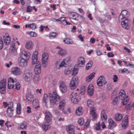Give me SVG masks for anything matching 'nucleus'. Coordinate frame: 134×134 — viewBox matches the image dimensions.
I'll return each mask as SVG.
<instances>
[{
  "label": "nucleus",
  "mask_w": 134,
  "mask_h": 134,
  "mask_svg": "<svg viewBox=\"0 0 134 134\" xmlns=\"http://www.w3.org/2000/svg\"><path fill=\"white\" fill-rule=\"evenodd\" d=\"M30 55V54L25 51L22 52L18 58V63L22 67L25 66L27 65V62Z\"/></svg>",
  "instance_id": "1"
},
{
  "label": "nucleus",
  "mask_w": 134,
  "mask_h": 134,
  "mask_svg": "<svg viewBox=\"0 0 134 134\" xmlns=\"http://www.w3.org/2000/svg\"><path fill=\"white\" fill-rule=\"evenodd\" d=\"M20 85L15 78L9 77L8 80V88L11 89L15 88L17 90L20 89Z\"/></svg>",
  "instance_id": "2"
},
{
  "label": "nucleus",
  "mask_w": 134,
  "mask_h": 134,
  "mask_svg": "<svg viewBox=\"0 0 134 134\" xmlns=\"http://www.w3.org/2000/svg\"><path fill=\"white\" fill-rule=\"evenodd\" d=\"M48 97L51 105H53L55 104H58L60 101V97L57 95L55 91H54L52 94L49 93Z\"/></svg>",
  "instance_id": "3"
},
{
  "label": "nucleus",
  "mask_w": 134,
  "mask_h": 134,
  "mask_svg": "<svg viewBox=\"0 0 134 134\" xmlns=\"http://www.w3.org/2000/svg\"><path fill=\"white\" fill-rule=\"evenodd\" d=\"M71 98V101L74 103H77L79 102L81 99L79 96V94L77 93H73L70 96Z\"/></svg>",
  "instance_id": "4"
},
{
  "label": "nucleus",
  "mask_w": 134,
  "mask_h": 134,
  "mask_svg": "<svg viewBox=\"0 0 134 134\" xmlns=\"http://www.w3.org/2000/svg\"><path fill=\"white\" fill-rule=\"evenodd\" d=\"M118 97L119 99L122 100V104L123 105H125L127 104L128 100L127 99H126L125 98V92L123 90H120L119 94V96H117Z\"/></svg>",
  "instance_id": "5"
},
{
  "label": "nucleus",
  "mask_w": 134,
  "mask_h": 134,
  "mask_svg": "<svg viewBox=\"0 0 134 134\" xmlns=\"http://www.w3.org/2000/svg\"><path fill=\"white\" fill-rule=\"evenodd\" d=\"M107 83V82L105 81V77L103 76H100L97 80V85L99 86H102L103 84L105 85Z\"/></svg>",
  "instance_id": "6"
},
{
  "label": "nucleus",
  "mask_w": 134,
  "mask_h": 134,
  "mask_svg": "<svg viewBox=\"0 0 134 134\" xmlns=\"http://www.w3.org/2000/svg\"><path fill=\"white\" fill-rule=\"evenodd\" d=\"M77 85V81L75 77L71 79L70 83V86L71 90H74L76 88Z\"/></svg>",
  "instance_id": "7"
},
{
  "label": "nucleus",
  "mask_w": 134,
  "mask_h": 134,
  "mask_svg": "<svg viewBox=\"0 0 134 134\" xmlns=\"http://www.w3.org/2000/svg\"><path fill=\"white\" fill-rule=\"evenodd\" d=\"M6 80L5 79H4L2 80L0 82V93L4 94L5 93V91L4 90H2L1 89L4 88L6 87Z\"/></svg>",
  "instance_id": "8"
},
{
  "label": "nucleus",
  "mask_w": 134,
  "mask_h": 134,
  "mask_svg": "<svg viewBox=\"0 0 134 134\" xmlns=\"http://www.w3.org/2000/svg\"><path fill=\"white\" fill-rule=\"evenodd\" d=\"M122 27L124 29L128 30L130 28V24L129 20L128 19L125 20L121 23Z\"/></svg>",
  "instance_id": "9"
},
{
  "label": "nucleus",
  "mask_w": 134,
  "mask_h": 134,
  "mask_svg": "<svg viewBox=\"0 0 134 134\" xmlns=\"http://www.w3.org/2000/svg\"><path fill=\"white\" fill-rule=\"evenodd\" d=\"M34 75L32 72L29 71L26 73L24 77L25 80L26 81H30L32 79Z\"/></svg>",
  "instance_id": "10"
},
{
  "label": "nucleus",
  "mask_w": 134,
  "mask_h": 134,
  "mask_svg": "<svg viewBox=\"0 0 134 134\" xmlns=\"http://www.w3.org/2000/svg\"><path fill=\"white\" fill-rule=\"evenodd\" d=\"M35 74H40L41 72V65L40 62H37L34 69Z\"/></svg>",
  "instance_id": "11"
},
{
  "label": "nucleus",
  "mask_w": 134,
  "mask_h": 134,
  "mask_svg": "<svg viewBox=\"0 0 134 134\" xmlns=\"http://www.w3.org/2000/svg\"><path fill=\"white\" fill-rule=\"evenodd\" d=\"M3 38L4 44L7 45L9 44L10 42V37L6 34L3 36Z\"/></svg>",
  "instance_id": "12"
},
{
  "label": "nucleus",
  "mask_w": 134,
  "mask_h": 134,
  "mask_svg": "<svg viewBox=\"0 0 134 134\" xmlns=\"http://www.w3.org/2000/svg\"><path fill=\"white\" fill-rule=\"evenodd\" d=\"M11 72L14 75H18L21 73L19 68L18 67H13L11 70Z\"/></svg>",
  "instance_id": "13"
},
{
  "label": "nucleus",
  "mask_w": 134,
  "mask_h": 134,
  "mask_svg": "<svg viewBox=\"0 0 134 134\" xmlns=\"http://www.w3.org/2000/svg\"><path fill=\"white\" fill-rule=\"evenodd\" d=\"M45 119L46 122L49 123L52 120V115L48 111H46L45 113Z\"/></svg>",
  "instance_id": "14"
},
{
  "label": "nucleus",
  "mask_w": 134,
  "mask_h": 134,
  "mask_svg": "<svg viewBox=\"0 0 134 134\" xmlns=\"http://www.w3.org/2000/svg\"><path fill=\"white\" fill-rule=\"evenodd\" d=\"M85 60L84 58L82 57L79 58L78 59L77 65L78 66L83 67L84 66Z\"/></svg>",
  "instance_id": "15"
},
{
  "label": "nucleus",
  "mask_w": 134,
  "mask_h": 134,
  "mask_svg": "<svg viewBox=\"0 0 134 134\" xmlns=\"http://www.w3.org/2000/svg\"><path fill=\"white\" fill-rule=\"evenodd\" d=\"M26 98L28 101L32 102L34 100L33 95L30 92L28 91L27 93L26 94Z\"/></svg>",
  "instance_id": "16"
},
{
  "label": "nucleus",
  "mask_w": 134,
  "mask_h": 134,
  "mask_svg": "<svg viewBox=\"0 0 134 134\" xmlns=\"http://www.w3.org/2000/svg\"><path fill=\"white\" fill-rule=\"evenodd\" d=\"M93 87L92 85H89L88 87L87 92L88 94L90 96H91L93 94Z\"/></svg>",
  "instance_id": "17"
},
{
  "label": "nucleus",
  "mask_w": 134,
  "mask_h": 134,
  "mask_svg": "<svg viewBox=\"0 0 134 134\" xmlns=\"http://www.w3.org/2000/svg\"><path fill=\"white\" fill-rule=\"evenodd\" d=\"M124 120L122 123V126L123 128H125L127 126L128 123V116L126 115L124 118Z\"/></svg>",
  "instance_id": "18"
},
{
  "label": "nucleus",
  "mask_w": 134,
  "mask_h": 134,
  "mask_svg": "<svg viewBox=\"0 0 134 134\" xmlns=\"http://www.w3.org/2000/svg\"><path fill=\"white\" fill-rule=\"evenodd\" d=\"M38 54V52L36 51H35L33 53L32 57V64H34L36 63L37 59V55Z\"/></svg>",
  "instance_id": "19"
},
{
  "label": "nucleus",
  "mask_w": 134,
  "mask_h": 134,
  "mask_svg": "<svg viewBox=\"0 0 134 134\" xmlns=\"http://www.w3.org/2000/svg\"><path fill=\"white\" fill-rule=\"evenodd\" d=\"M60 89L62 93L65 92L67 90V87L64 82H62L60 85Z\"/></svg>",
  "instance_id": "20"
},
{
  "label": "nucleus",
  "mask_w": 134,
  "mask_h": 134,
  "mask_svg": "<svg viewBox=\"0 0 134 134\" xmlns=\"http://www.w3.org/2000/svg\"><path fill=\"white\" fill-rule=\"evenodd\" d=\"M94 108H92L91 109L90 111V114L91 116L93 121L95 120L97 118V115L94 111Z\"/></svg>",
  "instance_id": "21"
},
{
  "label": "nucleus",
  "mask_w": 134,
  "mask_h": 134,
  "mask_svg": "<svg viewBox=\"0 0 134 134\" xmlns=\"http://www.w3.org/2000/svg\"><path fill=\"white\" fill-rule=\"evenodd\" d=\"M59 103V110H63L65 104V100L64 99L60 100V101Z\"/></svg>",
  "instance_id": "22"
},
{
  "label": "nucleus",
  "mask_w": 134,
  "mask_h": 134,
  "mask_svg": "<svg viewBox=\"0 0 134 134\" xmlns=\"http://www.w3.org/2000/svg\"><path fill=\"white\" fill-rule=\"evenodd\" d=\"M66 130L69 134H75V129L72 127L71 126H68L67 127Z\"/></svg>",
  "instance_id": "23"
},
{
  "label": "nucleus",
  "mask_w": 134,
  "mask_h": 134,
  "mask_svg": "<svg viewBox=\"0 0 134 134\" xmlns=\"http://www.w3.org/2000/svg\"><path fill=\"white\" fill-rule=\"evenodd\" d=\"M79 15L76 13H72L70 14V16L72 19L79 21V19H77L79 17Z\"/></svg>",
  "instance_id": "24"
},
{
  "label": "nucleus",
  "mask_w": 134,
  "mask_h": 134,
  "mask_svg": "<svg viewBox=\"0 0 134 134\" xmlns=\"http://www.w3.org/2000/svg\"><path fill=\"white\" fill-rule=\"evenodd\" d=\"M109 128L110 129H112L113 127L116 125V124L111 119L109 120Z\"/></svg>",
  "instance_id": "25"
},
{
  "label": "nucleus",
  "mask_w": 134,
  "mask_h": 134,
  "mask_svg": "<svg viewBox=\"0 0 134 134\" xmlns=\"http://www.w3.org/2000/svg\"><path fill=\"white\" fill-rule=\"evenodd\" d=\"M33 43L31 41L26 42L25 44L26 48L28 49H31L33 47Z\"/></svg>",
  "instance_id": "26"
},
{
  "label": "nucleus",
  "mask_w": 134,
  "mask_h": 134,
  "mask_svg": "<svg viewBox=\"0 0 134 134\" xmlns=\"http://www.w3.org/2000/svg\"><path fill=\"white\" fill-rule=\"evenodd\" d=\"M101 118L103 121H105L107 119V116L105 114V111L104 110H103L101 112Z\"/></svg>",
  "instance_id": "27"
},
{
  "label": "nucleus",
  "mask_w": 134,
  "mask_h": 134,
  "mask_svg": "<svg viewBox=\"0 0 134 134\" xmlns=\"http://www.w3.org/2000/svg\"><path fill=\"white\" fill-rule=\"evenodd\" d=\"M27 128V123L25 121H23L20 123L19 127V129H21L22 130H25Z\"/></svg>",
  "instance_id": "28"
},
{
  "label": "nucleus",
  "mask_w": 134,
  "mask_h": 134,
  "mask_svg": "<svg viewBox=\"0 0 134 134\" xmlns=\"http://www.w3.org/2000/svg\"><path fill=\"white\" fill-rule=\"evenodd\" d=\"M83 113V109L81 107H79L76 110V113L77 115H81Z\"/></svg>",
  "instance_id": "29"
},
{
  "label": "nucleus",
  "mask_w": 134,
  "mask_h": 134,
  "mask_svg": "<svg viewBox=\"0 0 134 134\" xmlns=\"http://www.w3.org/2000/svg\"><path fill=\"white\" fill-rule=\"evenodd\" d=\"M95 75L94 72H93L90 75L86 77V80L87 82H89L93 78Z\"/></svg>",
  "instance_id": "30"
},
{
  "label": "nucleus",
  "mask_w": 134,
  "mask_h": 134,
  "mask_svg": "<svg viewBox=\"0 0 134 134\" xmlns=\"http://www.w3.org/2000/svg\"><path fill=\"white\" fill-rule=\"evenodd\" d=\"M122 117V114L118 113L115 115L114 118L116 121H118L121 120Z\"/></svg>",
  "instance_id": "31"
},
{
  "label": "nucleus",
  "mask_w": 134,
  "mask_h": 134,
  "mask_svg": "<svg viewBox=\"0 0 134 134\" xmlns=\"http://www.w3.org/2000/svg\"><path fill=\"white\" fill-rule=\"evenodd\" d=\"M14 109H7V114L8 116L10 117H12L13 115Z\"/></svg>",
  "instance_id": "32"
},
{
  "label": "nucleus",
  "mask_w": 134,
  "mask_h": 134,
  "mask_svg": "<svg viewBox=\"0 0 134 134\" xmlns=\"http://www.w3.org/2000/svg\"><path fill=\"white\" fill-rule=\"evenodd\" d=\"M42 60L47 61L48 58V55L47 53H43L42 56Z\"/></svg>",
  "instance_id": "33"
},
{
  "label": "nucleus",
  "mask_w": 134,
  "mask_h": 134,
  "mask_svg": "<svg viewBox=\"0 0 134 134\" xmlns=\"http://www.w3.org/2000/svg\"><path fill=\"white\" fill-rule=\"evenodd\" d=\"M38 101L37 100H35L33 102V107L35 109H37L38 108H40V107L38 104Z\"/></svg>",
  "instance_id": "34"
},
{
  "label": "nucleus",
  "mask_w": 134,
  "mask_h": 134,
  "mask_svg": "<svg viewBox=\"0 0 134 134\" xmlns=\"http://www.w3.org/2000/svg\"><path fill=\"white\" fill-rule=\"evenodd\" d=\"M121 14L122 15L125 16V17L127 18H128L130 16L129 13L128 12L127 10H123L121 13Z\"/></svg>",
  "instance_id": "35"
},
{
  "label": "nucleus",
  "mask_w": 134,
  "mask_h": 134,
  "mask_svg": "<svg viewBox=\"0 0 134 134\" xmlns=\"http://www.w3.org/2000/svg\"><path fill=\"white\" fill-rule=\"evenodd\" d=\"M119 99L118 97H116L114 98L113 100L112 104L114 105H116L119 103Z\"/></svg>",
  "instance_id": "36"
},
{
  "label": "nucleus",
  "mask_w": 134,
  "mask_h": 134,
  "mask_svg": "<svg viewBox=\"0 0 134 134\" xmlns=\"http://www.w3.org/2000/svg\"><path fill=\"white\" fill-rule=\"evenodd\" d=\"M127 19H128L127 18H126L125 16L122 15L121 14L119 16V20L121 23L122 21V22L123 21L125 20H126Z\"/></svg>",
  "instance_id": "37"
},
{
  "label": "nucleus",
  "mask_w": 134,
  "mask_h": 134,
  "mask_svg": "<svg viewBox=\"0 0 134 134\" xmlns=\"http://www.w3.org/2000/svg\"><path fill=\"white\" fill-rule=\"evenodd\" d=\"M58 53L59 55L63 56L66 54V52L64 50L62 49H60V50L58 51Z\"/></svg>",
  "instance_id": "38"
},
{
  "label": "nucleus",
  "mask_w": 134,
  "mask_h": 134,
  "mask_svg": "<svg viewBox=\"0 0 134 134\" xmlns=\"http://www.w3.org/2000/svg\"><path fill=\"white\" fill-rule=\"evenodd\" d=\"M88 106L90 108L92 107L94 104L93 102L91 99H88L87 102Z\"/></svg>",
  "instance_id": "39"
},
{
  "label": "nucleus",
  "mask_w": 134,
  "mask_h": 134,
  "mask_svg": "<svg viewBox=\"0 0 134 134\" xmlns=\"http://www.w3.org/2000/svg\"><path fill=\"white\" fill-rule=\"evenodd\" d=\"M70 39L67 38L66 37L64 40V42L65 43L67 44H72L73 43V42H70Z\"/></svg>",
  "instance_id": "40"
},
{
  "label": "nucleus",
  "mask_w": 134,
  "mask_h": 134,
  "mask_svg": "<svg viewBox=\"0 0 134 134\" xmlns=\"http://www.w3.org/2000/svg\"><path fill=\"white\" fill-rule=\"evenodd\" d=\"M93 63L92 61H89L87 64L86 66V69L89 70L91 68Z\"/></svg>",
  "instance_id": "41"
},
{
  "label": "nucleus",
  "mask_w": 134,
  "mask_h": 134,
  "mask_svg": "<svg viewBox=\"0 0 134 134\" xmlns=\"http://www.w3.org/2000/svg\"><path fill=\"white\" fill-rule=\"evenodd\" d=\"M78 122L80 125H84V123L83 119L82 118L79 119L78 120Z\"/></svg>",
  "instance_id": "42"
},
{
  "label": "nucleus",
  "mask_w": 134,
  "mask_h": 134,
  "mask_svg": "<svg viewBox=\"0 0 134 134\" xmlns=\"http://www.w3.org/2000/svg\"><path fill=\"white\" fill-rule=\"evenodd\" d=\"M14 109L13 106V103L12 102H10L8 104V108L7 109Z\"/></svg>",
  "instance_id": "43"
},
{
  "label": "nucleus",
  "mask_w": 134,
  "mask_h": 134,
  "mask_svg": "<svg viewBox=\"0 0 134 134\" xmlns=\"http://www.w3.org/2000/svg\"><path fill=\"white\" fill-rule=\"evenodd\" d=\"M29 35L31 37H35L37 35L36 33L33 32L31 31L29 32H28Z\"/></svg>",
  "instance_id": "44"
},
{
  "label": "nucleus",
  "mask_w": 134,
  "mask_h": 134,
  "mask_svg": "<svg viewBox=\"0 0 134 134\" xmlns=\"http://www.w3.org/2000/svg\"><path fill=\"white\" fill-rule=\"evenodd\" d=\"M48 97L47 95L46 94H44L43 96V103H45V104L46 103V100L47 98V97Z\"/></svg>",
  "instance_id": "45"
},
{
  "label": "nucleus",
  "mask_w": 134,
  "mask_h": 134,
  "mask_svg": "<svg viewBox=\"0 0 134 134\" xmlns=\"http://www.w3.org/2000/svg\"><path fill=\"white\" fill-rule=\"evenodd\" d=\"M3 46V43L2 39L0 38V50L2 49Z\"/></svg>",
  "instance_id": "46"
},
{
  "label": "nucleus",
  "mask_w": 134,
  "mask_h": 134,
  "mask_svg": "<svg viewBox=\"0 0 134 134\" xmlns=\"http://www.w3.org/2000/svg\"><path fill=\"white\" fill-rule=\"evenodd\" d=\"M129 93L130 95L134 97V89L130 90Z\"/></svg>",
  "instance_id": "47"
},
{
  "label": "nucleus",
  "mask_w": 134,
  "mask_h": 134,
  "mask_svg": "<svg viewBox=\"0 0 134 134\" xmlns=\"http://www.w3.org/2000/svg\"><path fill=\"white\" fill-rule=\"evenodd\" d=\"M47 65V61H42V66L43 67L45 68Z\"/></svg>",
  "instance_id": "48"
},
{
  "label": "nucleus",
  "mask_w": 134,
  "mask_h": 134,
  "mask_svg": "<svg viewBox=\"0 0 134 134\" xmlns=\"http://www.w3.org/2000/svg\"><path fill=\"white\" fill-rule=\"evenodd\" d=\"M90 122V121L89 120H87L85 124V125L84 126V127L85 128H87L88 127Z\"/></svg>",
  "instance_id": "49"
},
{
  "label": "nucleus",
  "mask_w": 134,
  "mask_h": 134,
  "mask_svg": "<svg viewBox=\"0 0 134 134\" xmlns=\"http://www.w3.org/2000/svg\"><path fill=\"white\" fill-rule=\"evenodd\" d=\"M65 63L64 62V61H62L61 63L60 64H59V66L58 67V69H59V68H61L63 66H65Z\"/></svg>",
  "instance_id": "50"
},
{
  "label": "nucleus",
  "mask_w": 134,
  "mask_h": 134,
  "mask_svg": "<svg viewBox=\"0 0 134 134\" xmlns=\"http://www.w3.org/2000/svg\"><path fill=\"white\" fill-rule=\"evenodd\" d=\"M73 72L72 74V75L73 76H75L76 75L78 72V70H77V69L74 68L73 69Z\"/></svg>",
  "instance_id": "51"
},
{
  "label": "nucleus",
  "mask_w": 134,
  "mask_h": 134,
  "mask_svg": "<svg viewBox=\"0 0 134 134\" xmlns=\"http://www.w3.org/2000/svg\"><path fill=\"white\" fill-rule=\"evenodd\" d=\"M32 79L36 82L38 81V78L36 76H35L34 75Z\"/></svg>",
  "instance_id": "52"
},
{
  "label": "nucleus",
  "mask_w": 134,
  "mask_h": 134,
  "mask_svg": "<svg viewBox=\"0 0 134 134\" xmlns=\"http://www.w3.org/2000/svg\"><path fill=\"white\" fill-rule=\"evenodd\" d=\"M43 129L45 130L46 131L49 128V125H44L43 126Z\"/></svg>",
  "instance_id": "53"
},
{
  "label": "nucleus",
  "mask_w": 134,
  "mask_h": 134,
  "mask_svg": "<svg viewBox=\"0 0 134 134\" xmlns=\"http://www.w3.org/2000/svg\"><path fill=\"white\" fill-rule=\"evenodd\" d=\"M31 28L32 30H35L36 28V26L35 24L34 23H32L31 24Z\"/></svg>",
  "instance_id": "54"
},
{
  "label": "nucleus",
  "mask_w": 134,
  "mask_h": 134,
  "mask_svg": "<svg viewBox=\"0 0 134 134\" xmlns=\"http://www.w3.org/2000/svg\"><path fill=\"white\" fill-rule=\"evenodd\" d=\"M118 79V77L117 75H113V81L114 82H116L117 81Z\"/></svg>",
  "instance_id": "55"
},
{
  "label": "nucleus",
  "mask_w": 134,
  "mask_h": 134,
  "mask_svg": "<svg viewBox=\"0 0 134 134\" xmlns=\"http://www.w3.org/2000/svg\"><path fill=\"white\" fill-rule=\"evenodd\" d=\"M77 19H79V20H80V21H82L85 19V18L83 17L82 15H79Z\"/></svg>",
  "instance_id": "56"
},
{
  "label": "nucleus",
  "mask_w": 134,
  "mask_h": 134,
  "mask_svg": "<svg viewBox=\"0 0 134 134\" xmlns=\"http://www.w3.org/2000/svg\"><path fill=\"white\" fill-rule=\"evenodd\" d=\"M114 56V54L112 52L109 53H108V56L109 57H113Z\"/></svg>",
  "instance_id": "57"
},
{
  "label": "nucleus",
  "mask_w": 134,
  "mask_h": 134,
  "mask_svg": "<svg viewBox=\"0 0 134 134\" xmlns=\"http://www.w3.org/2000/svg\"><path fill=\"white\" fill-rule=\"evenodd\" d=\"M119 72L121 74H123L125 73L124 68L123 69H118Z\"/></svg>",
  "instance_id": "58"
},
{
  "label": "nucleus",
  "mask_w": 134,
  "mask_h": 134,
  "mask_svg": "<svg viewBox=\"0 0 134 134\" xmlns=\"http://www.w3.org/2000/svg\"><path fill=\"white\" fill-rule=\"evenodd\" d=\"M70 71L68 69L65 70L64 71L65 74L67 75H68L70 74Z\"/></svg>",
  "instance_id": "59"
},
{
  "label": "nucleus",
  "mask_w": 134,
  "mask_h": 134,
  "mask_svg": "<svg viewBox=\"0 0 134 134\" xmlns=\"http://www.w3.org/2000/svg\"><path fill=\"white\" fill-rule=\"evenodd\" d=\"M57 34L56 33L53 32L50 33V35L51 37H54L56 36Z\"/></svg>",
  "instance_id": "60"
},
{
  "label": "nucleus",
  "mask_w": 134,
  "mask_h": 134,
  "mask_svg": "<svg viewBox=\"0 0 134 134\" xmlns=\"http://www.w3.org/2000/svg\"><path fill=\"white\" fill-rule=\"evenodd\" d=\"M32 10V8L30 6H28L27 7V11L28 12H30Z\"/></svg>",
  "instance_id": "61"
},
{
  "label": "nucleus",
  "mask_w": 134,
  "mask_h": 134,
  "mask_svg": "<svg viewBox=\"0 0 134 134\" xmlns=\"http://www.w3.org/2000/svg\"><path fill=\"white\" fill-rule=\"evenodd\" d=\"M105 16H107L109 20H110L111 19V17L110 15H109L108 13H106L104 15Z\"/></svg>",
  "instance_id": "62"
},
{
  "label": "nucleus",
  "mask_w": 134,
  "mask_h": 134,
  "mask_svg": "<svg viewBox=\"0 0 134 134\" xmlns=\"http://www.w3.org/2000/svg\"><path fill=\"white\" fill-rule=\"evenodd\" d=\"M78 37L79 38H80L81 41H83V38L82 37V35L81 34L79 35L78 36Z\"/></svg>",
  "instance_id": "63"
},
{
  "label": "nucleus",
  "mask_w": 134,
  "mask_h": 134,
  "mask_svg": "<svg viewBox=\"0 0 134 134\" xmlns=\"http://www.w3.org/2000/svg\"><path fill=\"white\" fill-rule=\"evenodd\" d=\"M90 42L92 44L94 43L95 42L94 38H91L90 39Z\"/></svg>",
  "instance_id": "64"
}]
</instances>
